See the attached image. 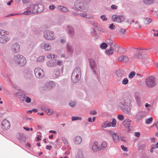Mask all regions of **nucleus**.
I'll list each match as a JSON object with an SVG mask.
<instances>
[{"label":"nucleus","instance_id":"obj_1","mask_svg":"<svg viewBox=\"0 0 158 158\" xmlns=\"http://www.w3.org/2000/svg\"><path fill=\"white\" fill-rule=\"evenodd\" d=\"M13 60L14 63L20 67H23L25 65L27 62L25 58L23 55L16 54L14 56Z\"/></svg>","mask_w":158,"mask_h":158},{"label":"nucleus","instance_id":"obj_2","mask_svg":"<svg viewBox=\"0 0 158 158\" xmlns=\"http://www.w3.org/2000/svg\"><path fill=\"white\" fill-rule=\"evenodd\" d=\"M81 76V69L79 67H76L73 70L71 80L72 82L75 83L80 80Z\"/></svg>","mask_w":158,"mask_h":158},{"label":"nucleus","instance_id":"obj_3","mask_svg":"<svg viewBox=\"0 0 158 158\" xmlns=\"http://www.w3.org/2000/svg\"><path fill=\"white\" fill-rule=\"evenodd\" d=\"M87 4L83 0H77L74 3V6L80 11L86 12L88 10Z\"/></svg>","mask_w":158,"mask_h":158},{"label":"nucleus","instance_id":"obj_4","mask_svg":"<svg viewBox=\"0 0 158 158\" xmlns=\"http://www.w3.org/2000/svg\"><path fill=\"white\" fill-rule=\"evenodd\" d=\"M89 61L90 68L93 73L94 74L97 79L99 80V73H98V68L95 62L92 59H90Z\"/></svg>","mask_w":158,"mask_h":158},{"label":"nucleus","instance_id":"obj_5","mask_svg":"<svg viewBox=\"0 0 158 158\" xmlns=\"http://www.w3.org/2000/svg\"><path fill=\"white\" fill-rule=\"evenodd\" d=\"M145 82L146 86L150 88L155 86L157 83L156 79L151 76L147 77L145 79Z\"/></svg>","mask_w":158,"mask_h":158},{"label":"nucleus","instance_id":"obj_6","mask_svg":"<svg viewBox=\"0 0 158 158\" xmlns=\"http://www.w3.org/2000/svg\"><path fill=\"white\" fill-rule=\"evenodd\" d=\"M132 101L131 98L130 96H124L120 102L121 106H127L130 105Z\"/></svg>","mask_w":158,"mask_h":158},{"label":"nucleus","instance_id":"obj_7","mask_svg":"<svg viewBox=\"0 0 158 158\" xmlns=\"http://www.w3.org/2000/svg\"><path fill=\"white\" fill-rule=\"evenodd\" d=\"M55 85V82L52 81L46 82L43 86L44 89L46 91H48L52 90Z\"/></svg>","mask_w":158,"mask_h":158},{"label":"nucleus","instance_id":"obj_8","mask_svg":"<svg viewBox=\"0 0 158 158\" xmlns=\"http://www.w3.org/2000/svg\"><path fill=\"white\" fill-rule=\"evenodd\" d=\"M35 77L39 79H42L44 76V73L42 69L40 68H36L34 70Z\"/></svg>","mask_w":158,"mask_h":158},{"label":"nucleus","instance_id":"obj_9","mask_svg":"<svg viewBox=\"0 0 158 158\" xmlns=\"http://www.w3.org/2000/svg\"><path fill=\"white\" fill-rule=\"evenodd\" d=\"M44 36L46 39L52 40L54 39L55 37L53 32L50 31H45L44 32Z\"/></svg>","mask_w":158,"mask_h":158},{"label":"nucleus","instance_id":"obj_10","mask_svg":"<svg viewBox=\"0 0 158 158\" xmlns=\"http://www.w3.org/2000/svg\"><path fill=\"white\" fill-rule=\"evenodd\" d=\"M125 19V16L123 15H113L112 16V20L115 22L121 23Z\"/></svg>","mask_w":158,"mask_h":158},{"label":"nucleus","instance_id":"obj_11","mask_svg":"<svg viewBox=\"0 0 158 158\" xmlns=\"http://www.w3.org/2000/svg\"><path fill=\"white\" fill-rule=\"evenodd\" d=\"M116 123V121L115 119L113 118L112 119V122L107 121L102 124V128H106L107 127L112 126L114 127Z\"/></svg>","mask_w":158,"mask_h":158},{"label":"nucleus","instance_id":"obj_12","mask_svg":"<svg viewBox=\"0 0 158 158\" xmlns=\"http://www.w3.org/2000/svg\"><path fill=\"white\" fill-rule=\"evenodd\" d=\"M14 94L20 100L23 102L25 101V98L26 95L24 92L23 91H19L18 92H15Z\"/></svg>","mask_w":158,"mask_h":158},{"label":"nucleus","instance_id":"obj_13","mask_svg":"<svg viewBox=\"0 0 158 158\" xmlns=\"http://www.w3.org/2000/svg\"><path fill=\"white\" fill-rule=\"evenodd\" d=\"M20 50V45L17 43L13 44L11 47V52L14 54L19 52Z\"/></svg>","mask_w":158,"mask_h":158},{"label":"nucleus","instance_id":"obj_14","mask_svg":"<svg viewBox=\"0 0 158 158\" xmlns=\"http://www.w3.org/2000/svg\"><path fill=\"white\" fill-rule=\"evenodd\" d=\"M123 124L124 127L129 130L132 127V122L129 119H127L125 120L123 123Z\"/></svg>","mask_w":158,"mask_h":158},{"label":"nucleus","instance_id":"obj_15","mask_svg":"<svg viewBox=\"0 0 158 158\" xmlns=\"http://www.w3.org/2000/svg\"><path fill=\"white\" fill-rule=\"evenodd\" d=\"M1 126L2 129L6 130L10 128V125L8 120L5 119L2 122Z\"/></svg>","mask_w":158,"mask_h":158},{"label":"nucleus","instance_id":"obj_16","mask_svg":"<svg viewBox=\"0 0 158 158\" xmlns=\"http://www.w3.org/2000/svg\"><path fill=\"white\" fill-rule=\"evenodd\" d=\"M35 9L36 10V14L42 12L44 10V6L41 4H34Z\"/></svg>","mask_w":158,"mask_h":158},{"label":"nucleus","instance_id":"obj_17","mask_svg":"<svg viewBox=\"0 0 158 158\" xmlns=\"http://www.w3.org/2000/svg\"><path fill=\"white\" fill-rule=\"evenodd\" d=\"M57 60L55 59H51L46 63L47 65L49 67H52L56 65Z\"/></svg>","mask_w":158,"mask_h":158},{"label":"nucleus","instance_id":"obj_18","mask_svg":"<svg viewBox=\"0 0 158 158\" xmlns=\"http://www.w3.org/2000/svg\"><path fill=\"white\" fill-rule=\"evenodd\" d=\"M139 96L140 94L138 92H135V97L136 103L138 106H141L142 105V102Z\"/></svg>","mask_w":158,"mask_h":158},{"label":"nucleus","instance_id":"obj_19","mask_svg":"<svg viewBox=\"0 0 158 158\" xmlns=\"http://www.w3.org/2000/svg\"><path fill=\"white\" fill-rule=\"evenodd\" d=\"M133 57L135 58L142 59L143 58V52L140 50H137Z\"/></svg>","mask_w":158,"mask_h":158},{"label":"nucleus","instance_id":"obj_20","mask_svg":"<svg viewBox=\"0 0 158 158\" xmlns=\"http://www.w3.org/2000/svg\"><path fill=\"white\" fill-rule=\"evenodd\" d=\"M41 109L44 112H45L48 115H51L53 114V110L52 109H47L45 107L41 106Z\"/></svg>","mask_w":158,"mask_h":158},{"label":"nucleus","instance_id":"obj_21","mask_svg":"<svg viewBox=\"0 0 158 158\" xmlns=\"http://www.w3.org/2000/svg\"><path fill=\"white\" fill-rule=\"evenodd\" d=\"M109 133L110 134L112 135L114 142L115 143L118 142L119 140L118 136L113 131H110Z\"/></svg>","mask_w":158,"mask_h":158},{"label":"nucleus","instance_id":"obj_22","mask_svg":"<svg viewBox=\"0 0 158 158\" xmlns=\"http://www.w3.org/2000/svg\"><path fill=\"white\" fill-rule=\"evenodd\" d=\"M17 138L20 142L25 143V139L23 134L22 133H19L17 135Z\"/></svg>","mask_w":158,"mask_h":158},{"label":"nucleus","instance_id":"obj_23","mask_svg":"<svg viewBox=\"0 0 158 158\" xmlns=\"http://www.w3.org/2000/svg\"><path fill=\"white\" fill-rule=\"evenodd\" d=\"M67 32L69 35L71 36H73L75 34L73 28L72 26H68L67 29Z\"/></svg>","mask_w":158,"mask_h":158},{"label":"nucleus","instance_id":"obj_24","mask_svg":"<svg viewBox=\"0 0 158 158\" xmlns=\"http://www.w3.org/2000/svg\"><path fill=\"white\" fill-rule=\"evenodd\" d=\"M76 158H85L82 149H79L77 153Z\"/></svg>","mask_w":158,"mask_h":158},{"label":"nucleus","instance_id":"obj_25","mask_svg":"<svg viewBox=\"0 0 158 158\" xmlns=\"http://www.w3.org/2000/svg\"><path fill=\"white\" fill-rule=\"evenodd\" d=\"M10 38L7 36L0 37V43L4 44L9 41Z\"/></svg>","mask_w":158,"mask_h":158},{"label":"nucleus","instance_id":"obj_26","mask_svg":"<svg viewBox=\"0 0 158 158\" xmlns=\"http://www.w3.org/2000/svg\"><path fill=\"white\" fill-rule=\"evenodd\" d=\"M98 141H95L94 142L92 148V149L93 151H96L100 150V149H99L100 147L98 146Z\"/></svg>","mask_w":158,"mask_h":158},{"label":"nucleus","instance_id":"obj_27","mask_svg":"<svg viewBox=\"0 0 158 158\" xmlns=\"http://www.w3.org/2000/svg\"><path fill=\"white\" fill-rule=\"evenodd\" d=\"M120 107L123 109V111L125 114H130L131 110L128 106H120Z\"/></svg>","mask_w":158,"mask_h":158},{"label":"nucleus","instance_id":"obj_28","mask_svg":"<svg viewBox=\"0 0 158 158\" xmlns=\"http://www.w3.org/2000/svg\"><path fill=\"white\" fill-rule=\"evenodd\" d=\"M60 70L58 68L55 69L53 74V76L55 78H57L60 76Z\"/></svg>","mask_w":158,"mask_h":158},{"label":"nucleus","instance_id":"obj_29","mask_svg":"<svg viewBox=\"0 0 158 158\" xmlns=\"http://www.w3.org/2000/svg\"><path fill=\"white\" fill-rule=\"evenodd\" d=\"M30 11H31V15L32 14H36V10L35 9L34 4H31L27 7Z\"/></svg>","mask_w":158,"mask_h":158},{"label":"nucleus","instance_id":"obj_30","mask_svg":"<svg viewBox=\"0 0 158 158\" xmlns=\"http://www.w3.org/2000/svg\"><path fill=\"white\" fill-rule=\"evenodd\" d=\"M75 143L77 144H80L81 142V138L79 136H77L74 137L73 139Z\"/></svg>","mask_w":158,"mask_h":158},{"label":"nucleus","instance_id":"obj_31","mask_svg":"<svg viewBox=\"0 0 158 158\" xmlns=\"http://www.w3.org/2000/svg\"><path fill=\"white\" fill-rule=\"evenodd\" d=\"M115 73L118 77H121L124 74V71L122 69H119L116 71Z\"/></svg>","mask_w":158,"mask_h":158},{"label":"nucleus","instance_id":"obj_32","mask_svg":"<svg viewBox=\"0 0 158 158\" xmlns=\"http://www.w3.org/2000/svg\"><path fill=\"white\" fill-rule=\"evenodd\" d=\"M145 115V112L143 111L139 112L137 116V118L139 119H141L143 118L144 117Z\"/></svg>","mask_w":158,"mask_h":158},{"label":"nucleus","instance_id":"obj_33","mask_svg":"<svg viewBox=\"0 0 158 158\" xmlns=\"http://www.w3.org/2000/svg\"><path fill=\"white\" fill-rule=\"evenodd\" d=\"M67 49L68 52L70 54H72L73 52V49L72 46L69 44H67Z\"/></svg>","mask_w":158,"mask_h":158},{"label":"nucleus","instance_id":"obj_34","mask_svg":"<svg viewBox=\"0 0 158 158\" xmlns=\"http://www.w3.org/2000/svg\"><path fill=\"white\" fill-rule=\"evenodd\" d=\"M44 47L43 48L46 51H49L51 49V47L48 44H41V46Z\"/></svg>","mask_w":158,"mask_h":158},{"label":"nucleus","instance_id":"obj_35","mask_svg":"<svg viewBox=\"0 0 158 158\" xmlns=\"http://www.w3.org/2000/svg\"><path fill=\"white\" fill-rule=\"evenodd\" d=\"M155 0H143V3L145 5H149L152 4Z\"/></svg>","mask_w":158,"mask_h":158},{"label":"nucleus","instance_id":"obj_36","mask_svg":"<svg viewBox=\"0 0 158 158\" xmlns=\"http://www.w3.org/2000/svg\"><path fill=\"white\" fill-rule=\"evenodd\" d=\"M113 47H110L109 49H106L105 52L106 54L108 55L112 54L113 53V50L112 49Z\"/></svg>","mask_w":158,"mask_h":158},{"label":"nucleus","instance_id":"obj_37","mask_svg":"<svg viewBox=\"0 0 158 158\" xmlns=\"http://www.w3.org/2000/svg\"><path fill=\"white\" fill-rule=\"evenodd\" d=\"M31 11H30L27 7L26 8V11L24 12L23 13H22V15H31Z\"/></svg>","mask_w":158,"mask_h":158},{"label":"nucleus","instance_id":"obj_38","mask_svg":"<svg viewBox=\"0 0 158 158\" xmlns=\"http://www.w3.org/2000/svg\"><path fill=\"white\" fill-rule=\"evenodd\" d=\"M107 143L106 142H103L101 144V146L100 147V150H102L105 148L107 146Z\"/></svg>","mask_w":158,"mask_h":158},{"label":"nucleus","instance_id":"obj_39","mask_svg":"<svg viewBox=\"0 0 158 158\" xmlns=\"http://www.w3.org/2000/svg\"><path fill=\"white\" fill-rule=\"evenodd\" d=\"M144 23L145 24L150 23L152 21V19L149 18H146L144 19Z\"/></svg>","mask_w":158,"mask_h":158},{"label":"nucleus","instance_id":"obj_40","mask_svg":"<svg viewBox=\"0 0 158 158\" xmlns=\"http://www.w3.org/2000/svg\"><path fill=\"white\" fill-rule=\"evenodd\" d=\"M106 42L111 47H113V41L110 38L107 39Z\"/></svg>","mask_w":158,"mask_h":158},{"label":"nucleus","instance_id":"obj_41","mask_svg":"<svg viewBox=\"0 0 158 158\" xmlns=\"http://www.w3.org/2000/svg\"><path fill=\"white\" fill-rule=\"evenodd\" d=\"M107 46V44L105 42L102 43L100 45V48L102 49H106Z\"/></svg>","mask_w":158,"mask_h":158},{"label":"nucleus","instance_id":"obj_42","mask_svg":"<svg viewBox=\"0 0 158 158\" xmlns=\"http://www.w3.org/2000/svg\"><path fill=\"white\" fill-rule=\"evenodd\" d=\"M9 32L8 31L3 30L0 29V35H5L8 34Z\"/></svg>","mask_w":158,"mask_h":158},{"label":"nucleus","instance_id":"obj_43","mask_svg":"<svg viewBox=\"0 0 158 158\" xmlns=\"http://www.w3.org/2000/svg\"><path fill=\"white\" fill-rule=\"evenodd\" d=\"M62 139L63 142L64 143L65 145H66L67 146L69 145V143L66 138L65 137H62Z\"/></svg>","mask_w":158,"mask_h":158},{"label":"nucleus","instance_id":"obj_44","mask_svg":"<svg viewBox=\"0 0 158 158\" xmlns=\"http://www.w3.org/2000/svg\"><path fill=\"white\" fill-rule=\"evenodd\" d=\"M135 72L134 71L131 72L129 74L128 77L129 78H132L135 75Z\"/></svg>","mask_w":158,"mask_h":158},{"label":"nucleus","instance_id":"obj_45","mask_svg":"<svg viewBox=\"0 0 158 158\" xmlns=\"http://www.w3.org/2000/svg\"><path fill=\"white\" fill-rule=\"evenodd\" d=\"M153 118L152 117L146 120L145 123L147 124H149L151 123L152 121Z\"/></svg>","mask_w":158,"mask_h":158},{"label":"nucleus","instance_id":"obj_46","mask_svg":"<svg viewBox=\"0 0 158 158\" xmlns=\"http://www.w3.org/2000/svg\"><path fill=\"white\" fill-rule=\"evenodd\" d=\"M76 102L74 101H71L69 103V105L72 107H74L76 105Z\"/></svg>","mask_w":158,"mask_h":158},{"label":"nucleus","instance_id":"obj_47","mask_svg":"<svg viewBox=\"0 0 158 158\" xmlns=\"http://www.w3.org/2000/svg\"><path fill=\"white\" fill-rule=\"evenodd\" d=\"M69 12L70 13V14L71 15H73L75 16H77L79 15V14L77 13L74 11L72 12L69 11Z\"/></svg>","mask_w":158,"mask_h":158},{"label":"nucleus","instance_id":"obj_48","mask_svg":"<svg viewBox=\"0 0 158 158\" xmlns=\"http://www.w3.org/2000/svg\"><path fill=\"white\" fill-rule=\"evenodd\" d=\"M117 118L118 119L121 121L124 119V116L122 114H118L117 116Z\"/></svg>","mask_w":158,"mask_h":158},{"label":"nucleus","instance_id":"obj_49","mask_svg":"<svg viewBox=\"0 0 158 158\" xmlns=\"http://www.w3.org/2000/svg\"><path fill=\"white\" fill-rule=\"evenodd\" d=\"M45 57L44 56H41L39 57L37 60V61L39 62L43 61Z\"/></svg>","mask_w":158,"mask_h":158},{"label":"nucleus","instance_id":"obj_50","mask_svg":"<svg viewBox=\"0 0 158 158\" xmlns=\"http://www.w3.org/2000/svg\"><path fill=\"white\" fill-rule=\"evenodd\" d=\"M128 82V80L127 78H124L122 81V83L123 85H126Z\"/></svg>","mask_w":158,"mask_h":158},{"label":"nucleus","instance_id":"obj_51","mask_svg":"<svg viewBox=\"0 0 158 158\" xmlns=\"http://www.w3.org/2000/svg\"><path fill=\"white\" fill-rule=\"evenodd\" d=\"M71 119L72 121H75L78 120H81V118L73 116L71 118Z\"/></svg>","mask_w":158,"mask_h":158},{"label":"nucleus","instance_id":"obj_52","mask_svg":"<svg viewBox=\"0 0 158 158\" xmlns=\"http://www.w3.org/2000/svg\"><path fill=\"white\" fill-rule=\"evenodd\" d=\"M25 101L27 103H30L31 102V99L29 97L26 96Z\"/></svg>","mask_w":158,"mask_h":158},{"label":"nucleus","instance_id":"obj_53","mask_svg":"<svg viewBox=\"0 0 158 158\" xmlns=\"http://www.w3.org/2000/svg\"><path fill=\"white\" fill-rule=\"evenodd\" d=\"M37 133H39V135H38L37 136L36 140L37 141H39L41 140L40 137H41V134L39 132H37Z\"/></svg>","mask_w":158,"mask_h":158},{"label":"nucleus","instance_id":"obj_54","mask_svg":"<svg viewBox=\"0 0 158 158\" xmlns=\"http://www.w3.org/2000/svg\"><path fill=\"white\" fill-rule=\"evenodd\" d=\"M24 76L26 78H29L31 76V74L29 72H28L27 73H25L24 74Z\"/></svg>","mask_w":158,"mask_h":158},{"label":"nucleus","instance_id":"obj_55","mask_svg":"<svg viewBox=\"0 0 158 158\" xmlns=\"http://www.w3.org/2000/svg\"><path fill=\"white\" fill-rule=\"evenodd\" d=\"M22 15V13H15L10 14L8 15V16H11L14 15Z\"/></svg>","mask_w":158,"mask_h":158},{"label":"nucleus","instance_id":"obj_56","mask_svg":"<svg viewBox=\"0 0 158 158\" xmlns=\"http://www.w3.org/2000/svg\"><path fill=\"white\" fill-rule=\"evenodd\" d=\"M100 17L103 21H106L107 20V18L106 17V16L104 15H102Z\"/></svg>","mask_w":158,"mask_h":158},{"label":"nucleus","instance_id":"obj_57","mask_svg":"<svg viewBox=\"0 0 158 158\" xmlns=\"http://www.w3.org/2000/svg\"><path fill=\"white\" fill-rule=\"evenodd\" d=\"M118 8V6L114 5H112L111 6V8L112 10H116Z\"/></svg>","mask_w":158,"mask_h":158},{"label":"nucleus","instance_id":"obj_58","mask_svg":"<svg viewBox=\"0 0 158 158\" xmlns=\"http://www.w3.org/2000/svg\"><path fill=\"white\" fill-rule=\"evenodd\" d=\"M113 47H114V48L115 50H117L118 52V51L119 48L120 47L119 45H114Z\"/></svg>","mask_w":158,"mask_h":158},{"label":"nucleus","instance_id":"obj_59","mask_svg":"<svg viewBox=\"0 0 158 158\" xmlns=\"http://www.w3.org/2000/svg\"><path fill=\"white\" fill-rule=\"evenodd\" d=\"M49 9L50 10H54L55 8V6L54 5H51L49 6Z\"/></svg>","mask_w":158,"mask_h":158},{"label":"nucleus","instance_id":"obj_60","mask_svg":"<svg viewBox=\"0 0 158 158\" xmlns=\"http://www.w3.org/2000/svg\"><path fill=\"white\" fill-rule=\"evenodd\" d=\"M62 11L64 12H67L68 11V10L67 8L63 6V8Z\"/></svg>","mask_w":158,"mask_h":158},{"label":"nucleus","instance_id":"obj_61","mask_svg":"<svg viewBox=\"0 0 158 158\" xmlns=\"http://www.w3.org/2000/svg\"><path fill=\"white\" fill-rule=\"evenodd\" d=\"M63 8V6H58L57 7V10H59L61 11H62V9Z\"/></svg>","mask_w":158,"mask_h":158},{"label":"nucleus","instance_id":"obj_62","mask_svg":"<svg viewBox=\"0 0 158 158\" xmlns=\"http://www.w3.org/2000/svg\"><path fill=\"white\" fill-rule=\"evenodd\" d=\"M97 113V112L96 110H93L92 111H91L90 112V114L91 115H95Z\"/></svg>","mask_w":158,"mask_h":158},{"label":"nucleus","instance_id":"obj_63","mask_svg":"<svg viewBox=\"0 0 158 158\" xmlns=\"http://www.w3.org/2000/svg\"><path fill=\"white\" fill-rule=\"evenodd\" d=\"M118 60L119 61H123L124 60V56H120L118 59Z\"/></svg>","mask_w":158,"mask_h":158},{"label":"nucleus","instance_id":"obj_64","mask_svg":"<svg viewBox=\"0 0 158 158\" xmlns=\"http://www.w3.org/2000/svg\"><path fill=\"white\" fill-rule=\"evenodd\" d=\"M62 64V62L61 60H59L56 63V65H58L59 66H61Z\"/></svg>","mask_w":158,"mask_h":158}]
</instances>
